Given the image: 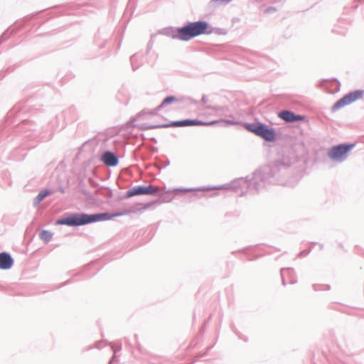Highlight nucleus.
Wrapping results in <instances>:
<instances>
[{"label":"nucleus","instance_id":"ddd939ff","mask_svg":"<svg viewBox=\"0 0 364 364\" xmlns=\"http://www.w3.org/2000/svg\"><path fill=\"white\" fill-rule=\"evenodd\" d=\"M280 273L282 277V283L283 286H286L287 284L286 278H288L289 283L291 284H294L296 282L294 269L282 268L281 269Z\"/></svg>","mask_w":364,"mask_h":364},{"label":"nucleus","instance_id":"4be33fe9","mask_svg":"<svg viewBox=\"0 0 364 364\" xmlns=\"http://www.w3.org/2000/svg\"><path fill=\"white\" fill-rule=\"evenodd\" d=\"M89 183L92 187L95 188L96 189L100 187L99 184L92 178H89Z\"/></svg>","mask_w":364,"mask_h":364},{"label":"nucleus","instance_id":"473e14b6","mask_svg":"<svg viewBox=\"0 0 364 364\" xmlns=\"http://www.w3.org/2000/svg\"><path fill=\"white\" fill-rule=\"evenodd\" d=\"M238 338H240V339H242V337H240V335H238Z\"/></svg>","mask_w":364,"mask_h":364},{"label":"nucleus","instance_id":"2eb2a0df","mask_svg":"<svg viewBox=\"0 0 364 364\" xmlns=\"http://www.w3.org/2000/svg\"><path fill=\"white\" fill-rule=\"evenodd\" d=\"M95 194L96 196H102L105 198H109L112 197V191L109 188L100 186L95 190Z\"/></svg>","mask_w":364,"mask_h":364},{"label":"nucleus","instance_id":"7ed1b4c3","mask_svg":"<svg viewBox=\"0 0 364 364\" xmlns=\"http://www.w3.org/2000/svg\"><path fill=\"white\" fill-rule=\"evenodd\" d=\"M244 127L248 132L259 136L266 141L274 142L277 139L275 129L262 122L255 121L252 123L246 122L244 124Z\"/></svg>","mask_w":364,"mask_h":364},{"label":"nucleus","instance_id":"bb28decb","mask_svg":"<svg viewBox=\"0 0 364 364\" xmlns=\"http://www.w3.org/2000/svg\"><path fill=\"white\" fill-rule=\"evenodd\" d=\"M207 100H208V99H207L206 95H203V96H202L201 102H202V103H203V104L206 103Z\"/></svg>","mask_w":364,"mask_h":364},{"label":"nucleus","instance_id":"2f4dec72","mask_svg":"<svg viewBox=\"0 0 364 364\" xmlns=\"http://www.w3.org/2000/svg\"><path fill=\"white\" fill-rule=\"evenodd\" d=\"M193 188L187 189L186 191H193Z\"/></svg>","mask_w":364,"mask_h":364},{"label":"nucleus","instance_id":"39448f33","mask_svg":"<svg viewBox=\"0 0 364 364\" xmlns=\"http://www.w3.org/2000/svg\"><path fill=\"white\" fill-rule=\"evenodd\" d=\"M355 144L343 143L332 146L328 152V156L338 163H342L348 158V153L354 148Z\"/></svg>","mask_w":364,"mask_h":364},{"label":"nucleus","instance_id":"b1692460","mask_svg":"<svg viewBox=\"0 0 364 364\" xmlns=\"http://www.w3.org/2000/svg\"><path fill=\"white\" fill-rule=\"evenodd\" d=\"M169 164H170V161L168 159H166V161L164 162V164L161 166L159 167V169L164 168L168 166Z\"/></svg>","mask_w":364,"mask_h":364},{"label":"nucleus","instance_id":"f8f14e48","mask_svg":"<svg viewBox=\"0 0 364 364\" xmlns=\"http://www.w3.org/2000/svg\"><path fill=\"white\" fill-rule=\"evenodd\" d=\"M101 160L108 167H114L119 164V157L116 154L110 151L104 152Z\"/></svg>","mask_w":364,"mask_h":364},{"label":"nucleus","instance_id":"5701e85b","mask_svg":"<svg viewBox=\"0 0 364 364\" xmlns=\"http://www.w3.org/2000/svg\"><path fill=\"white\" fill-rule=\"evenodd\" d=\"M311 251V248L308 249V250H303V251L299 252V256H300V257H305V256L308 255L310 253Z\"/></svg>","mask_w":364,"mask_h":364},{"label":"nucleus","instance_id":"cd10ccee","mask_svg":"<svg viewBox=\"0 0 364 364\" xmlns=\"http://www.w3.org/2000/svg\"><path fill=\"white\" fill-rule=\"evenodd\" d=\"M227 122H228V124H237V122L233 121V120H228V121H227Z\"/></svg>","mask_w":364,"mask_h":364},{"label":"nucleus","instance_id":"6e6552de","mask_svg":"<svg viewBox=\"0 0 364 364\" xmlns=\"http://www.w3.org/2000/svg\"><path fill=\"white\" fill-rule=\"evenodd\" d=\"M159 191V188L156 186H136L126 192L125 197L129 198L135 196L155 195Z\"/></svg>","mask_w":364,"mask_h":364},{"label":"nucleus","instance_id":"412c9836","mask_svg":"<svg viewBox=\"0 0 364 364\" xmlns=\"http://www.w3.org/2000/svg\"><path fill=\"white\" fill-rule=\"evenodd\" d=\"M13 32V31H9V29L7 31H6L1 36H0V45L4 43V41H6L10 36V35L11 34V33Z\"/></svg>","mask_w":364,"mask_h":364},{"label":"nucleus","instance_id":"a878e982","mask_svg":"<svg viewBox=\"0 0 364 364\" xmlns=\"http://www.w3.org/2000/svg\"><path fill=\"white\" fill-rule=\"evenodd\" d=\"M215 30V33H218V34H224L225 33H223L222 31L223 29L222 28H214Z\"/></svg>","mask_w":364,"mask_h":364},{"label":"nucleus","instance_id":"a211bd4d","mask_svg":"<svg viewBox=\"0 0 364 364\" xmlns=\"http://www.w3.org/2000/svg\"><path fill=\"white\" fill-rule=\"evenodd\" d=\"M142 54L136 53L130 57V62L134 70L139 66V59L142 56Z\"/></svg>","mask_w":364,"mask_h":364},{"label":"nucleus","instance_id":"c85d7f7f","mask_svg":"<svg viewBox=\"0 0 364 364\" xmlns=\"http://www.w3.org/2000/svg\"><path fill=\"white\" fill-rule=\"evenodd\" d=\"M58 189H59V191L61 193H65V190H64V188L62 186H60Z\"/></svg>","mask_w":364,"mask_h":364},{"label":"nucleus","instance_id":"dca6fc26","mask_svg":"<svg viewBox=\"0 0 364 364\" xmlns=\"http://www.w3.org/2000/svg\"><path fill=\"white\" fill-rule=\"evenodd\" d=\"M51 191L48 189H44L39 192V193L33 199V205H38L46 197L50 195Z\"/></svg>","mask_w":364,"mask_h":364},{"label":"nucleus","instance_id":"6ab92c4d","mask_svg":"<svg viewBox=\"0 0 364 364\" xmlns=\"http://www.w3.org/2000/svg\"><path fill=\"white\" fill-rule=\"evenodd\" d=\"M53 233L47 230H43L39 234L40 238L46 242H50L53 238Z\"/></svg>","mask_w":364,"mask_h":364},{"label":"nucleus","instance_id":"72a5a7b5","mask_svg":"<svg viewBox=\"0 0 364 364\" xmlns=\"http://www.w3.org/2000/svg\"><path fill=\"white\" fill-rule=\"evenodd\" d=\"M355 1H359V2H360V1H362L363 0H355Z\"/></svg>","mask_w":364,"mask_h":364},{"label":"nucleus","instance_id":"f704fd0d","mask_svg":"<svg viewBox=\"0 0 364 364\" xmlns=\"http://www.w3.org/2000/svg\"><path fill=\"white\" fill-rule=\"evenodd\" d=\"M109 364H112V360H111V361H109Z\"/></svg>","mask_w":364,"mask_h":364},{"label":"nucleus","instance_id":"aec40b11","mask_svg":"<svg viewBox=\"0 0 364 364\" xmlns=\"http://www.w3.org/2000/svg\"><path fill=\"white\" fill-rule=\"evenodd\" d=\"M80 192L87 199L93 200L95 198L94 196L84 187L80 188Z\"/></svg>","mask_w":364,"mask_h":364},{"label":"nucleus","instance_id":"393cba45","mask_svg":"<svg viewBox=\"0 0 364 364\" xmlns=\"http://www.w3.org/2000/svg\"><path fill=\"white\" fill-rule=\"evenodd\" d=\"M231 1H232V0H220V1H223V2H225V3H229V2H230ZM218 1H219V0H211V1H210V3H213H213H216V2H218Z\"/></svg>","mask_w":364,"mask_h":364},{"label":"nucleus","instance_id":"f03ea898","mask_svg":"<svg viewBox=\"0 0 364 364\" xmlns=\"http://www.w3.org/2000/svg\"><path fill=\"white\" fill-rule=\"evenodd\" d=\"M130 212V210H123L113 214H110L107 212L95 214H87L85 213H70L63 215L56 220L55 223L57 225H67L69 227L82 226L97 222L107 221L114 217L127 215Z\"/></svg>","mask_w":364,"mask_h":364},{"label":"nucleus","instance_id":"423d86ee","mask_svg":"<svg viewBox=\"0 0 364 364\" xmlns=\"http://www.w3.org/2000/svg\"><path fill=\"white\" fill-rule=\"evenodd\" d=\"M174 102H182V100L178 99L175 96H173V95H170V96L165 97L163 100V101L161 102V103L159 106H157L156 108H154V109L150 110V111L143 109L142 111L139 112L135 116V117H134L133 119H132L129 121V123L130 126L138 128V126L139 124H135V122L136 120L140 119H144V116H146V115H151V116L156 115L158 114L159 111H160L162 108H164L166 105H170Z\"/></svg>","mask_w":364,"mask_h":364},{"label":"nucleus","instance_id":"4468645a","mask_svg":"<svg viewBox=\"0 0 364 364\" xmlns=\"http://www.w3.org/2000/svg\"><path fill=\"white\" fill-rule=\"evenodd\" d=\"M14 260L11 255L6 252L0 253V269L7 270L11 269L14 265Z\"/></svg>","mask_w":364,"mask_h":364},{"label":"nucleus","instance_id":"0eeeda50","mask_svg":"<svg viewBox=\"0 0 364 364\" xmlns=\"http://www.w3.org/2000/svg\"><path fill=\"white\" fill-rule=\"evenodd\" d=\"M364 95L363 90H356L344 95L338 100L332 107V111H336L341 107L348 105L352 102L361 99Z\"/></svg>","mask_w":364,"mask_h":364},{"label":"nucleus","instance_id":"9d476101","mask_svg":"<svg viewBox=\"0 0 364 364\" xmlns=\"http://www.w3.org/2000/svg\"><path fill=\"white\" fill-rule=\"evenodd\" d=\"M278 117L287 123H293L299 121L309 122L306 117L301 114H297L289 109H283L278 113Z\"/></svg>","mask_w":364,"mask_h":364},{"label":"nucleus","instance_id":"20e7f679","mask_svg":"<svg viewBox=\"0 0 364 364\" xmlns=\"http://www.w3.org/2000/svg\"><path fill=\"white\" fill-rule=\"evenodd\" d=\"M215 123V122H205L199 119H186L178 121H173L170 123L149 124L147 123L141 124L138 128L141 130L154 129L158 128L168 127H193V126H208Z\"/></svg>","mask_w":364,"mask_h":364},{"label":"nucleus","instance_id":"c756f323","mask_svg":"<svg viewBox=\"0 0 364 364\" xmlns=\"http://www.w3.org/2000/svg\"><path fill=\"white\" fill-rule=\"evenodd\" d=\"M104 47H105V43H103V44H102V45H100V48H104Z\"/></svg>","mask_w":364,"mask_h":364},{"label":"nucleus","instance_id":"f257e3e1","mask_svg":"<svg viewBox=\"0 0 364 364\" xmlns=\"http://www.w3.org/2000/svg\"><path fill=\"white\" fill-rule=\"evenodd\" d=\"M291 166V160L287 157H284L261 169L256 170L251 176L234 179L230 183L222 186L204 187L201 190L230 189L236 192L241 188L247 187L250 191L258 193L262 188L272 183L294 186L297 183L298 178L293 176L286 179L289 176Z\"/></svg>","mask_w":364,"mask_h":364},{"label":"nucleus","instance_id":"7c9ffc66","mask_svg":"<svg viewBox=\"0 0 364 364\" xmlns=\"http://www.w3.org/2000/svg\"><path fill=\"white\" fill-rule=\"evenodd\" d=\"M316 284H314V285H313L314 289L316 291V290H318V289L316 288Z\"/></svg>","mask_w":364,"mask_h":364},{"label":"nucleus","instance_id":"1a4fd4ad","mask_svg":"<svg viewBox=\"0 0 364 364\" xmlns=\"http://www.w3.org/2000/svg\"><path fill=\"white\" fill-rule=\"evenodd\" d=\"M188 22L195 37L203 34H210L213 32V28L211 27L210 24L205 21L199 20L196 21Z\"/></svg>","mask_w":364,"mask_h":364},{"label":"nucleus","instance_id":"f3484780","mask_svg":"<svg viewBox=\"0 0 364 364\" xmlns=\"http://www.w3.org/2000/svg\"><path fill=\"white\" fill-rule=\"evenodd\" d=\"M178 28H173V27H169V28H166L164 30V34L168 36V37H171V38L173 39H177V40H179V36H178Z\"/></svg>","mask_w":364,"mask_h":364},{"label":"nucleus","instance_id":"9b49d317","mask_svg":"<svg viewBox=\"0 0 364 364\" xmlns=\"http://www.w3.org/2000/svg\"><path fill=\"white\" fill-rule=\"evenodd\" d=\"M178 33L179 40L181 41H188L195 38L189 22H187L184 26L181 27H178Z\"/></svg>","mask_w":364,"mask_h":364}]
</instances>
